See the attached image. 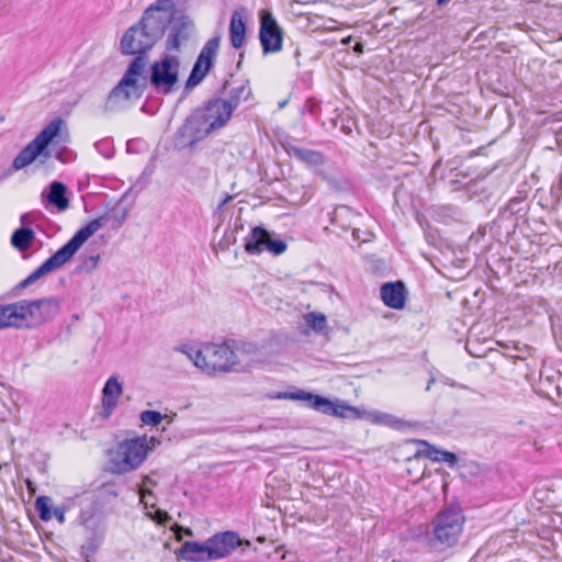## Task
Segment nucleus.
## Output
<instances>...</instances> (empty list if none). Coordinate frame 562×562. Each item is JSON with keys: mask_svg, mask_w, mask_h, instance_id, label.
<instances>
[{"mask_svg": "<svg viewBox=\"0 0 562 562\" xmlns=\"http://www.w3.org/2000/svg\"><path fill=\"white\" fill-rule=\"evenodd\" d=\"M126 217V209L122 202L116 204L105 214L90 221L81 227L76 234L54 255L45 260L37 269H35L27 278L21 281L19 289H25L47 273L61 268L68 262L79 248L100 228L111 224L113 228H119Z\"/></svg>", "mask_w": 562, "mask_h": 562, "instance_id": "obj_1", "label": "nucleus"}, {"mask_svg": "<svg viewBox=\"0 0 562 562\" xmlns=\"http://www.w3.org/2000/svg\"><path fill=\"white\" fill-rule=\"evenodd\" d=\"M232 115L222 102V98H212L203 106L193 111L187 119L184 127L194 139H201L224 127Z\"/></svg>", "mask_w": 562, "mask_h": 562, "instance_id": "obj_2", "label": "nucleus"}, {"mask_svg": "<svg viewBox=\"0 0 562 562\" xmlns=\"http://www.w3.org/2000/svg\"><path fill=\"white\" fill-rule=\"evenodd\" d=\"M464 515L460 505L451 504L442 508L432 520V539L435 546L448 549L456 546L464 526Z\"/></svg>", "mask_w": 562, "mask_h": 562, "instance_id": "obj_3", "label": "nucleus"}, {"mask_svg": "<svg viewBox=\"0 0 562 562\" xmlns=\"http://www.w3.org/2000/svg\"><path fill=\"white\" fill-rule=\"evenodd\" d=\"M140 55L134 57L117 85L110 91L104 109L116 111L126 109L140 98Z\"/></svg>", "mask_w": 562, "mask_h": 562, "instance_id": "obj_4", "label": "nucleus"}, {"mask_svg": "<svg viewBox=\"0 0 562 562\" xmlns=\"http://www.w3.org/2000/svg\"><path fill=\"white\" fill-rule=\"evenodd\" d=\"M173 13L172 0H157L143 12V56L161 38Z\"/></svg>", "mask_w": 562, "mask_h": 562, "instance_id": "obj_5", "label": "nucleus"}, {"mask_svg": "<svg viewBox=\"0 0 562 562\" xmlns=\"http://www.w3.org/2000/svg\"><path fill=\"white\" fill-rule=\"evenodd\" d=\"M63 120L57 117L50 121L36 136L32 139L13 159L12 169L14 171L21 170L37 158L44 156L49 157L47 150L48 145L58 135Z\"/></svg>", "mask_w": 562, "mask_h": 562, "instance_id": "obj_6", "label": "nucleus"}, {"mask_svg": "<svg viewBox=\"0 0 562 562\" xmlns=\"http://www.w3.org/2000/svg\"><path fill=\"white\" fill-rule=\"evenodd\" d=\"M274 398L304 401L310 408L337 417H359V412L356 407L344 403H334L322 395L313 394L303 390H299L296 392H280L274 396Z\"/></svg>", "mask_w": 562, "mask_h": 562, "instance_id": "obj_7", "label": "nucleus"}, {"mask_svg": "<svg viewBox=\"0 0 562 562\" xmlns=\"http://www.w3.org/2000/svg\"><path fill=\"white\" fill-rule=\"evenodd\" d=\"M23 328H34L54 319L60 311V302L55 296L36 300H21Z\"/></svg>", "mask_w": 562, "mask_h": 562, "instance_id": "obj_8", "label": "nucleus"}, {"mask_svg": "<svg viewBox=\"0 0 562 562\" xmlns=\"http://www.w3.org/2000/svg\"><path fill=\"white\" fill-rule=\"evenodd\" d=\"M140 465V437L125 439L109 451L106 471L114 474L130 472Z\"/></svg>", "mask_w": 562, "mask_h": 562, "instance_id": "obj_9", "label": "nucleus"}, {"mask_svg": "<svg viewBox=\"0 0 562 562\" xmlns=\"http://www.w3.org/2000/svg\"><path fill=\"white\" fill-rule=\"evenodd\" d=\"M179 66L178 57L169 54L150 65L149 82L157 92L170 94L175 91L179 82Z\"/></svg>", "mask_w": 562, "mask_h": 562, "instance_id": "obj_10", "label": "nucleus"}, {"mask_svg": "<svg viewBox=\"0 0 562 562\" xmlns=\"http://www.w3.org/2000/svg\"><path fill=\"white\" fill-rule=\"evenodd\" d=\"M220 41V36H214L204 44L186 81V90L199 86L213 68Z\"/></svg>", "mask_w": 562, "mask_h": 562, "instance_id": "obj_11", "label": "nucleus"}, {"mask_svg": "<svg viewBox=\"0 0 562 562\" xmlns=\"http://www.w3.org/2000/svg\"><path fill=\"white\" fill-rule=\"evenodd\" d=\"M259 41L263 55L282 49V30L273 15L268 11H263L260 14Z\"/></svg>", "mask_w": 562, "mask_h": 562, "instance_id": "obj_12", "label": "nucleus"}, {"mask_svg": "<svg viewBox=\"0 0 562 562\" xmlns=\"http://www.w3.org/2000/svg\"><path fill=\"white\" fill-rule=\"evenodd\" d=\"M285 249L286 244L283 240L272 239L270 233L261 226L254 227L245 239V250L250 255L268 250L278 256L283 254Z\"/></svg>", "mask_w": 562, "mask_h": 562, "instance_id": "obj_13", "label": "nucleus"}, {"mask_svg": "<svg viewBox=\"0 0 562 562\" xmlns=\"http://www.w3.org/2000/svg\"><path fill=\"white\" fill-rule=\"evenodd\" d=\"M209 549L214 561L227 558L240 546H250L248 540L240 539L236 531L216 532L207 540Z\"/></svg>", "mask_w": 562, "mask_h": 562, "instance_id": "obj_14", "label": "nucleus"}, {"mask_svg": "<svg viewBox=\"0 0 562 562\" xmlns=\"http://www.w3.org/2000/svg\"><path fill=\"white\" fill-rule=\"evenodd\" d=\"M206 357L212 374L231 371L238 363L235 351L226 344L206 346Z\"/></svg>", "mask_w": 562, "mask_h": 562, "instance_id": "obj_15", "label": "nucleus"}, {"mask_svg": "<svg viewBox=\"0 0 562 562\" xmlns=\"http://www.w3.org/2000/svg\"><path fill=\"white\" fill-rule=\"evenodd\" d=\"M175 555L178 561L187 562H207L214 561L209 549L207 541H186L180 548L175 550Z\"/></svg>", "mask_w": 562, "mask_h": 562, "instance_id": "obj_16", "label": "nucleus"}, {"mask_svg": "<svg viewBox=\"0 0 562 562\" xmlns=\"http://www.w3.org/2000/svg\"><path fill=\"white\" fill-rule=\"evenodd\" d=\"M227 91L226 98L222 99L224 105L233 114L241 102L248 101L252 97V90L249 80L237 82L236 86L229 88V82L226 80L222 86V92Z\"/></svg>", "mask_w": 562, "mask_h": 562, "instance_id": "obj_17", "label": "nucleus"}, {"mask_svg": "<svg viewBox=\"0 0 562 562\" xmlns=\"http://www.w3.org/2000/svg\"><path fill=\"white\" fill-rule=\"evenodd\" d=\"M121 394L122 385L117 381V378H109L102 390V405L100 416L103 419H108L112 415L114 408L117 405V400L121 396Z\"/></svg>", "mask_w": 562, "mask_h": 562, "instance_id": "obj_18", "label": "nucleus"}, {"mask_svg": "<svg viewBox=\"0 0 562 562\" xmlns=\"http://www.w3.org/2000/svg\"><path fill=\"white\" fill-rule=\"evenodd\" d=\"M41 198L45 206L52 205L58 212H65L69 207L67 187L60 181L50 182L47 191L42 192Z\"/></svg>", "mask_w": 562, "mask_h": 562, "instance_id": "obj_19", "label": "nucleus"}, {"mask_svg": "<svg viewBox=\"0 0 562 562\" xmlns=\"http://www.w3.org/2000/svg\"><path fill=\"white\" fill-rule=\"evenodd\" d=\"M380 295L383 303L393 310H402L405 305L406 290L402 281L386 282L381 286Z\"/></svg>", "mask_w": 562, "mask_h": 562, "instance_id": "obj_20", "label": "nucleus"}, {"mask_svg": "<svg viewBox=\"0 0 562 562\" xmlns=\"http://www.w3.org/2000/svg\"><path fill=\"white\" fill-rule=\"evenodd\" d=\"M228 33L231 45L236 49L240 48L246 35L245 11L243 8L233 11Z\"/></svg>", "mask_w": 562, "mask_h": 562, "instance_id": "obj_21", "label": "nucleus"}, {"mask_svg": "<svg viewBox=\"0 0 562 562\" xmlns=\"http://www.w3.org/2000/svg\"><path fill=\"white\" fill-rule=\"evenodd\" d=\"M103 541V532L99 528H86V538L80 546V555L86 562H94V557Z\"/></svg>", "mask_w": 562, "mask_h": 562, "instance_id": "obj_22", "label": "nucleus"}, {"mask_svg": "<svg viewBox=\"0 0 562 562\" xmlns=\"http://www.w3.org/2000/svg\"><path fill=\"white\" fill-rule=\"evenodd\" d=\"M21 313L20 301L0 304V330L9 327L23 328Z\"/></svg>", "mask_w": 562, "mask_h": 562, "instance_id": "obj_23", "label": "nucleus"}, {"mask_svg": "<svg viewBox=\"0 0 562 562\" xmlns=\"http://www.w3.org/2000/svg\"><path fill=\"white\" fill-rule=\"evenodd\" d=\"M140 34V20L128 27L120 41V52L122 55H140V41L137 36Z\"/></svg>", "mask_w": 562, "mask_h": 562, "instance_id": "obj_24", "label": "nucleus"}, {"mask_svg": "<svg viewBox=\"0 0 562 562\" xmlns=\"http://www.w3.org/2000/svg\"><path fill=\"white\" fill-rule=\"evenodd\" d=\"M285 149L290 156L296 158L308 167H318L324 165L326 161L324 154L318 150L303 148L295 145H289Z\"/></svg>", "mask_w": 562, "mask_h": 562, "instance_id": "obj_25", "label": "nucleus"}, {"mask_svg": "<svg viewBox=\"0 0 562 562\" xmlns=\"http://www.w3.org/2000/svg\"><path fill=\"white\" fill-rule=\"evenodd\" d=\"M189 24L188 23H180L176 26H173L168 35V38L166 41V50L168 53L173 50H179L181 47V44L189 40L190 37V31H189Z\"/></svg>", "mask_w": 562, "mask_h": 562, "instance_id": "obj_26", "label": "nucleus"}, {"mask_svg": "<svg viewBox=\"0 0 562 562\" xmlns=\"http://www.w3.org/2000/svg\"><path fill=\"white\" fill-rule=\"evenodd\" d=\"M35 238V233L30 227H19L11 235V245L19 251L27 250Z\"/></svg>", "mask_w": 562, "mask_h": 562, "instance_id": "obj_27", "label": "nucleus"}, {"mask_svg": "<svg viewBox=\"0 0 562 562\" xmlns=\"http://www.w3.org/2000/svg\"><path fill=\"white\" fill-rule=\"evenodd\" d=\"M179 351L184 353L196 368L201 369L203 372L207 374H212L211 370L206 368V364H209V360L206 357V347H204L203 350H194L192 347H182L179 348Z\"/></svg>", "mask_w": 562, "mask_h": 562, "instance_id": "obj_28", "label": "nucleus"}, {"mask_svg": "<svg viewBox=\"0 0 562 562\" xmlns=\"http://www.w3.org/2000/svg\"><path fill=\"white\" fill-rule=\"evenodd\" d=\"M155 485L156 482L151 477L143 475V507L146 509L155 507V497L150 490V486Z\"/></svg>", "mask_w": 562, "mask_h": 562, "instance_id": "obj_29", "label": "nucleus"}, {"mask_svg": "<svg viewBox=\"0 0 562 562\" xmlns=\"http://www.w3.org/2000/svg\"><path fill=\"white\" fill-rule=\"evenodd\" d=\"M162 420H167L168 424L172 423V417L162 415L157 411H143V425L158 426Z\"/></svg>", "mask_w": 562, "mask_h": 562, "instance_id": "obj_30", "label": "nucleus"}, {"mask_svg": "<svg viewBox=\"0 0 562 562\" xmlns=\"http://www.w3.org/2000/svg\"><path fill=\"white\" fill-rule=\"evenodd\" d=\"M418 443L422 445L424 447V449H420L415 453L416 458H418L420 456H425L432 461H438V462L440 461V456L442 452L441 449L436 448L435 446H431L427 441H424V440H419Z\"/></svg>", "mask_w": 562, "mask_h": 562, "instance_id": "obj_31", "label": "nucleus"}, {"mask_svg": "<svg viewBox=\"0 0 562 562\" xmlns=\"http://www.w3.org/2000/svg\"><path fill=\"white\" fill-rule=\"evenodd\" d=\"M49 501L50 498L48 496H38L35 501V508L43 521H48L52 518Z\"/></svg>", "mask_w": 562, "mask_h": 562, "instance_id": "obj_32", "label": "nucleus"}, {"mask_svg": "<svg viewBox=\"0 0 562 562\" xmlns=\"http://www.w3.org/2000/svg\"><path fill=\"white\" fill-rule=\"evenodd\" d=\"M161 443V436H150L143 435V461L146 459L147 454L154 451Z\"/></svg>", "mask_w": 562, "mask_h": 562, "instance_id": "obj_33", "label": "nucleus"}, {"mask_svg": "<svg viewBox=\"0 0 562 562\" xmlns=\"http://www.w3.org/2000/svg\"><path fill=\"white\" fill-rule=\"evenodd\" d=\"M306 322L315 331H322L327 321L323 314L310 313L306 315Z\"/></svg>", "mask_w": 562, "mask_h": 562, "instance_id": "obj_34", "label": "nucleus"}, {"mask_svg": "<svg viewBox=\"0 0 562 562\" xmlns=\"http://www.w3.org/2000/svg\"><path fill=\"white\" fill-rule=\"evenodd\" d=\"M146 516H148L151 520L156 521L159 525H165L171 518L167 512L161 509H155L154 512H147Z\"/></svg>", "mask_w": 562, "mask_h": 562, "instance_id": "obj_35", "label": "nucleus"}, {"mask_svg": "<svg viewBox=\"0 0 562 562\" xmlns=\"http://www.w3.org/2000/svg\"><path fill=\"white\" fill-rule=\"evenodd\" d=\"M439 462H447L453 467L458 462V457L453 452L442 450Z\"/></svg>", "mask_w": 562, "mask_h": 562, "instance_id": "obj_36", "label": "nucleus"}, {"mask_svg": "<svg viewBox=\"0 0 562 562\" xmlns=\"http://www.w3.org/2000/svg\"><path fill=\"white\" fill-rule=\"evenodd\" d=\"M55 518L58 520V522L64 524L65 522V509L61 507H55L53 512Z\"/></svg>", "mask_w": 562, "mask_h": 562, "instance_id": "obj_37", "label": "nucleus"}, {"mask_svg": "<svg viewBox=\"0 0 562 562\" xmlns=\"http://www.w3.org/2000/svg\"><path fill=\"white\" fill-rule=\"evenodd\" d=\"M98 261H99V256H90L86 259L85 265L89 269H93L97 267Z\"/></svg>", "mask_w": 562, "mask_h": 562, "instance_id": "obj_38", "label": "nucleus"}, {"mask_svg": "<svg viewBox=\"0 0 562 562\" xmlns=\"http://www.w3.org/2000/svg\"><path fill=\"white\" fill-rule=\"evenodd\" d=\"M557 147L562 151V125L554 132Z\"/></svg>", "mask_w": 562, "mask_h": 562, "instance_id": "obj_39", "label": "nucleus"}, {"mask_svg": "<svg viewBox=\"0 0 562 562\" xmlns=\"http://www.w3.org/2000/svg\"><path fill=\"white\" fill-rule=\"evenodd\" d=\"M352 50L356 53V54H362L363 53V44L361 42H357L353 47H352Z\"/></svg>", "mask_w": 562, "mask_h": 562, "instance_id": "obj_40", "label": "nucleus"}, {"mask_svg": "<svg viewBox=\"0 0 562 562\" xmlns=\"http://www.w3.org/2000/svg\"><path fill=\"white\" fill-rule=\"evenodd\" d=\"M29 216H30L29 213H24V214L21 215L20 222H21L22 225H25V224L30 223Z\"/></svg>", "mask_w": 562, "mask_h": 562, "instance_id": "obj_41", "label": "nucleus"}, {"mask_svg": "<svg viewBox=\"0 0 562 562\" xmlns=\"http://www.w3.org/2000/svg\"><path fill=\"white\" fill-rule=\"evenodd\" d=\"M351 41H352V36L349 35V36L344 37L340 41V43L346 46V45H349L351 43Z\"/></svg>", "mask_w": 562, "mask_h": 562, "instance_id": "obj_42", "label": "nucleus"}, {"mask_svg": "<svg viewBox=\"0 0 562 562\" xmlns=\"http://www.w3.org/2000/svg\"><path fill=\"white\" fill-rule=\"evenodd\" d=\"M231 200H232V196L231 195H226L225 199L220 203L218 209L223 207Z\"/></svg>", "mask_w": 562, "mask_h": 562, "instance_id": "obj_43", "label": "nucleus"}, {"mask_svg": "<svg viewBox=\"0 0 562 562\" xmlns=\"http://www.w3.org/2000/svg\"><path fill=\"white\" fill-rule=\"evenodd\" d=\"M435 382V379L431 378L429 381H428V384H427V387H426V391H429L430 390V386H432V383Z\"/></svg>", "mask_w": 562, "mask_h": 562, "instance_id": "obj_44", "label": "nucleus"}, {"mask_svg": "<svg viewBox=\"0 0 562 562\" xmlns=\"http://www.w3.org/2000/svg\"><path fill=\"white\" fill-rule=\"evenodd\" d=\"M133 144H134V140L127 142V150H132Z\"/></svg>", "mask_w": 562, "mask_h": 562, "instance_id": "obj_45", "label": "nucleus"}, {"mask_svg": "<svg viewBox=\"0 0 562 562\" xmlns=\"http://www.w3.org/2000/svg\"><path fill=\"white\" fill-rule=\"evenodd\" d=\"M135 488H136L138 495L140 496V483H137Z\"/></svg>", "mask_w": 562, "mask_h": 562, "instance_id": "obj_46", "label": "nucleus"}, {"mask_svg": "<svg viewBox=\"0 0 562 562\" xmlns=\"http://www.w3.org/2000/svg\"><path fill=\"white\" fill-rule=\"evenodd\" d=\"M239 57H240V58H243V57H244V54L241 53V54L239 55ZM240 65H241V59H239V61L237 63V68H240Z\"/></svg>", "mask_w": 562, "mask_h": 562, "instance_id": "obj_47", "label": "nucleus"}, {"mask_svg": "<svg viewBox=\"0 0 562 562\" xmlns=\"http://www.w3.org/2000/svg\"><path fill=\"white\" fill-rule=\"evenodd\" d=\"M257 541H259V542H263V541H265V538H263V537H258V538H257Z\"/></svg>", "mask_w": 562, "mask_h": 562, "instance_id": "obj_48", "label": "nucleus"}, {"mask_svg": "<svg viewBox=\"0 0 562 562\" xmlns=\"http://www.w3.org/2000/svg\"><path fill=\"white\" fill-rule=\"evenodd\" d=\"M186 532H187V535L192 536V530L191 529L188 528Z\"/></svg>", "mask_w": 562, "mask_h": 562, "instance_id": "obj_49", "label": "nucleus"}, {"mask_svg": "<svg viewBox=\"0 0 562 562\" xmlns=\"http://www.w3.org/2000/svg\"><path fill=\"white\" fill-rule=\"evenodd\" d=\"M319 175L323 177V179H326V176L323 172H319Z\"/></svg>", "mask_w": 562, "mask_h": 562, "instance_id": "obj_50", "label": "nucleus"}]
</instances>
